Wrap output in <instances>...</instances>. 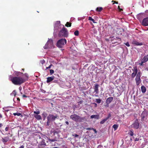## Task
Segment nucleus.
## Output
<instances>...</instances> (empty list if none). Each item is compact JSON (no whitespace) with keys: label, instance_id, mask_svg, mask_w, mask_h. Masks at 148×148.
<instances>
[{"label":"nucleus","instance_id":"nucleus-2","mask_svg":"<svg viewBox=\"0 0 148 148\" xmlns=\"http://www.w3.org/2000/svg\"><path fill=\"white\" fill-rule=\"evenodd\" d=\"M68 36V34L67 29L65 27L62 28L59 32L58 34V36L60 37H66Z\"/></svg>","mask_w":148,"mask_h":148},{"label":"nucleus","instance_id":"nucleus-21","mask_svg":"<svg viewBox=\"0 0 148 148\" xmlns=\"http://www.w3.org/2000/svg\"><path fill=\"white\" fill-rule=\"evenodd\" d=\"M34 116L35 118L38 120H39L41 119V117L40 115H34Z\"/></svg>","mask_w":148,"mask_h":148},{"label":"nucleus","instance_id":"nucleus-37","mask_svg":"<svg viewBox=\"0 0 148 148\" xmlns=\"http://www.w3.org/2000/svg\"><path fill=\"white\" fill-rule=\"evenodd\" d=\"M47 125L48 126H49V125L50 123L51 122L50 121H49L48 119H47Z\"/></svg>","mask_w":148,"mask_h":148},{"label":"nucleus","instance_id":"nucleus-16","mask_svg":"<svg viewBox=\"0 0 148 148\" xmlns=\"http://www.w3.org/2000/svg\"><path fill=\"white\" fill-rule=\"evenodd\" d=\"M113 97H110L108 98L106 100V103L109 104L113 100Z\"/></svg>","mask_w":148,"mask_h":148},{"label":"nucleus","instance_id":"nucleus-10","mask_svg":"<svg viewBox=\"0 0 148 148\" xmlns=\"http://www.w3.org/2000/svg\"><path fill=\"white\" fill-rule=\"evenodd\" d=\"M132 70L134 72L132 73L131 75V77L132 78H134L138 72V70L137 66H135L134 67H133V69H132Z\"/></svg>","mask_w":148,"mask_h":148},{"label":"nucleus","instance_id":"nucleus-59","mask_svg":"<svg viewBox=\"0 0 148 148\" xmlns=\"http://www.w3.org/2000/svg\"><path fill=\"white\" fill-rule=\"evenodd\" d=\"M2 115L1 114H0V118H2Z\"/></svg>","mask_w":148,"mask_h":148},{"label":"nucleus","instance_id":"nucleus-15","mask_svg":"<svg viewBox=\"0 0 148 148\" xmlns=\"http://www.w3.org/2000/svg\"><path fill=\"white\" fill-rule=\"evenodd\" d=\"M135 81L136 85L137 86H138L141 82V80L140 77H136L135 78Z\"/></svg>","mask_w":148,"mask_h":148},{"label":"nucleus","instance_id":"nucleus-39","mask_svg":"<svg viewBox=\"0 0 148 148\" xmlns=\"http://www.w3.org/2000/svg\"><path fill=\"white\" fill-rule=\"evenodd\" d=\"M54 71L52 69H50V73L51 75L52 74L54 73Z\"/></svg>","mask_w":148,"mask_h":148},{"label":"nucleus","instance_id":"nucleus-64","mask_svg":"<svg viewBox=\"0 0 148 148\" xmlns=\"http://www.w3.org/2000/svg\"><path fill=\"white\" fill-rule=\"evenodd\" d=\"M53 148H58V147H53Z\"/></svg>","mask_w":148,"mask_h":148},{"label":"nucleus","instance_id":"nucleus-26","mask_svg":"<svg viewBox=\"0 0 148 148\" xmlns=\"http://www.w3.org/2000/svg\"><path fill=\"white\" fill-rule=\"evenodd\" d=\"M71 23H69V22H67L66 24L65 25V26L66 27H70L71 26Z\"/></svg>","mask_w":148,"mask_h":148},{"label":"nucleus","instance_id":"nucleus-1","mask_svg":"<svg viewBox=\"0 0 148 148\" xmlns=\"http://www.w3.org/2000/svg\"><path fill=\"white\" fill-rule=\"evenodd\" d=\"M10 81L14 84L16 85H20L25 82V79L23 77L20 76H15L11 77Z\"/></svg>","mask_w":148,"mask_h":148},{"label":"nucleus","instance_id":"nucleus-41","mask_svg":"<svg viewBox=\"0 0 148 148\" xmlns=\"http://www.w3.org/2000/svg\"><path fill=\"white\" fill-rule=\"evenodd\" d=\"M42 115H44L45 117H45H46V115H47V114L46 113L43 112V113L42 114Z\"/></svg>","mask_w":148,"mask_h":148},{"label":"nucleus","instance_id":"nucleus-6","mask_svg":"<svg viewBox=\"0 0 148 148\" xmlns=\"http://www.w3.org/2000/svg\"><path fill=\"white\" fill-rule=\"evenodd\" d=\"M140 126V124L139 121L138 119H136L132 125L131 127H132L134 128L135 129H138Z\"/></svg>","mask_w":148,"mask_h":148},{"label":"nucleus","instance_id":"nucleus-25","mask_svg":"<svg viewBox=\"0 0 148 148\" xmlns=\"http://www.w3.org/2000/svg\"><path fill=\"white\" fill-rule=\"evenodd\" d=\"M88 20L90 21H92L94 23H96V22L95 21V20L93 19L91 16H89L88 17Z\"/></svg>","mask_w":148,"mask_h":148},{"label":"nucleus","instance_id":"nucleus-29","mask_svg":"<svg viewBox=\"0 0 148 148\" xmlns=\"http://www.w3.org/2000/svg\"><path fill=\"white\" fill-rule=\"evenodd\" d=\"M137 74H136V77H140V78L141 75L140 74V72H138V73L137 72Z\"/></svg>","mask_w":148,"mask_h":148},{"label":"nucleus","instance_id":"nucleus-55","mask_svg":"<svg viewBox=\"0 0 148 148\" xmlns=\"http://www.w3.org/2000/svg\"><path fill=\"white\" fill-rule=\"evenodd\" d=\"M24 146L23 145H21L20 147H19L18 148H24Z\"/></svg>","mask_w":148,"mask_h":148},{"label":"nucleus","instance_id":"nucleus-49","mask_svg":"<svg viewBox=\"0 0 148 148\" xmlns=\"http://www.w3.org/2000/svg\"><path fill=\"white\" fill-rule=\"evenodd\" d=\"M7 134L8 135H10V136L11 137H12V134H11L10 133H8Z\"/></svg>","mask_w":148,"mask_h":148},{"label":"nucleus","instance_id":"nucleus-46","mask_svg":"<svg viewBox=\"0 0 148 148\" xmlns=\"http://www.w3.org/2000/svg\"><path fill=\"white\" fill-rule=\"evenodd\" d=\"M118 8L119 9L120 11H121L123 10L122 9L120 8V7L119 6H118Z\"/></svg>","mask_w":148,"mask_h":148},{"label":"nucleus","instance_id":"nucleus-4","mask_svg":"<svg viewBox=\"0 0 148 148\" xmlns=\"http://www.w3.org/2000/svg\"><path fill=\"white\" fill-rule=\"evenodd\" d=\"M66 43V40L65 38H61L57 41L56 46L60 48H62Z\"/></svg>","mask_w":148,"mask_h":148},{"label":"nucleus","instance_id":"nucleus-60","mask_svg":"<svg viewBox=\"0 0 148 148\" xmlns=\"http://www.w3.org/2000/svg\"><path fill=\"white\" fill-rule=\"evenodd\" d=\"M130 140L132 141V139L131 138H130Z\"/></svg>","mask_w":148,"mask_h":148},{"label":"nucleus","instance_id":"nucleus-53","mask_svg":"<svg viewBox=\"0 0 148 148\" xmlns=\"http://www.w3.org/2000/svg\"><path fill=\"white\" fill-rule=\"evenodd\" d=\"M45 62V61L44 60H42L41 61V63L42 64H43Z\"/></svg>","mask_w":148,"mask_h":148},{"label":"nucleus","instance_id":"nucleus-42","mask_svg":"<svg viewBox=\"0 0 148 148\" xmlns=\"http://www.w3.org/2000/svg\"><path fill=\"white\" fill-rule=\"evenodd\" d=\"M24 75L27 79L28 78L29 76L28 74L27 73H25L24 74Z\"/></svg>","mask_w":148,"mask_h":148},{"label":"nucleus","instance_id":"nucleus-27","mask_svg":"<svg viewBox=\"0 0 148 148\" xmlns=\"http://www.w3.org/2000/svg\"><path fill=\"white\" fill-rule=\"evenodd\" d=\"M13 114L14 116L17 115L18 116L21 115V113H19V112L14 113H13Z\"/></svg>","mask_w":148,"mask_h":148},{"label":"nucleus","instance_id":"nucleus-30","mask_svg":"<svg viewBox=\"0 0 148 148\" xmlns=\"http://www.w3.org/2000/svg\"><path fill=\"white\" fill-rule=\"evenodd\" d=\"M107 119L105 118V119H103L100 122V123L101 124H103L105 121H107Z\"/></svg>","mask_w":148,"mask_h":148},{"label":"nucleus","instance_id":"nucleus-57","mask_svg":"<svg viewBox=\"0 0 148 148\" xmlns=\"http://www.w3.org/2000/svg\"><path fill=\"white\" fill-rule=\"evenodd\" d=\"M3 125L2 123H0V127H1Z\"/></svg>","mask_w":148,"mask_h":148},{"label":"nucleus","instance_id":"nucleus-34","mask_svg":"<svg viewBox=\"0 0 148 148\" xmlns=\"http://www.w3.org/2000/svg\"><path fill=\"white\" fill-rule=\"evenodd\" d=\"M60 131H56V130H54L53 131V133L54 134H58L60 132Z\"/></svg>","mask_w":148,"mask_h":148},{"label":"nucleus","instance_id":"nucleus-58","mask_svg":"<svg viewBox=\"0 0 148 148\" xmlns=\"http://www.w3.org/2000/svg\"><path fill=\"white\" fill-rule=\"evenodd\" d=\"M17 100L18 101H20V99L19 98H17Z\"/></svg>","mask_w":148,"mask_h":148},{"label":"nucleus","instance_id":"nucleus-11","mask_svg":"<svg viewBox=\"0 0 148 148\" xmlns=\"http://www.w3.org/2000/svg\"><path fill=\"white\" fill-rule=\"evenodd\" d=\"M132 44L134 45L141 46L144 45V42H139L135 40H134L132 42Z\"/></svg>","mask_w":148,"mask_h":148},{"label":"nucleus","instance_id":"nucleus-7","mask_svg":"<svg viewBox=\"0 0 148 148\" xmlns=\"http://www.w3.org/2000/svg\"><path fill=\"white\" fill-rule=\"evenodd\" d=\"M58 118L59 116L57 115L54 116L53 114H49L47 117V119L51 122L55 121L56 119H58Z\"/></svg>","mask_w":148,"mask_h":148},{"label":"nucleus","instance_id":"nucleus-44","mask_svg":"<svg viewBox=\"0 0 148 148\" xmlns=\"http://www.w3.org/2000/svg\"><path fill=\"white\" fill-rule=\"evenodd\" d=\"M83 102V101L82 100H81V101H78V104L80 105V104H81Z\"/></svg>","mask_w":148,"mask_h":148},{"label":"nucleus","instance_id":"nucleus-5","mask_svg":"<svg viewBox=\"0 0 148 148\" xmlns=\"http://www.w3.org/2000/svg\"><path fill=\"white\" fill-rule=\"evenodd\" d=\"M53 46V40L49 38L47 43L44 46L43 48L45 49H47L52 48Z\"/></svg>","mask_w":148,"mask_h":148},{"label":"nucleus","instance_id":"nucleus-14","mask_svg":"<svg viewBox=\"0 0 148 148\" xmlns=\"http://www.w3.org/2000/svg\"><path fill=\"white\" fill-rule=\"evenodd\" d=\"M10 138L9 136H6L4 138H2L1 140L2 142L4 143H5L8 141H10Z\"/></svg>","mask_w":148,"mask_h":148},{"label":"nucleus","instance_id":"nucleus-13","mask_svg":"<svg viewBox=\"0 0 148 148\" xmlns=\"http://www.w3.org/2000/svg\"><path fill=\"white\" fill-rule=\"evenodd\" d=\"M99 85L98 84H95L94 88V92H95L96 94H98L99 92L98 88Z\"/></svg>","mask_w":148,"mask_h":148},{"label":"nucleus","instance_id":"nucleus-38","mask_svg":"<svg viewBox=\"0 0 148 148\" xmlns=\"http://www.w3.org/2000/svg\"><path fill=\"white\" fill-rule=\"evenodd\" d=\"M145 63L142 60H141V62L139 64L140 66H143V63Z\"/></svg>","mask_w":148,"mask_h":148},{"label":"nucleus","instance_id":"nucleus-43","mask_svg":"<svg viewBox=\"0 0 148 148\" xmlns=\"http://www.w3.org/2000/svg\"><path fill=\"white\" fill-rule=\"evenodd\" d=\"M9 129V127H6L5 128V130L6 131H8Z\"/></svg>","mask_w":148,"mask_h":148},{"label":"nucleus","instance_id":"nucleus-33","mask_svg":"<svg viewBox=\"0 0 148 148\" xmlns=\"http://www.w3.org/2000/svg\"><path fill=\"white\" fill-rule=\"evenodd\" d=\"M49 141L51 143L52 142H53L56 141V140L55 139H48Z\"/></svg>","mask_w":148,"mask_h":148},{"label":"nucleus","instance_id":"nucleus-50","mask_svg":"<svg viewBox=\"0 0 148 148\" xmlns=\"http://www.w3.org/2000/svg\"><path fill=\"white\" fill-rule=\"evenodd\" d=\"M139 140V139L138 138H135L134 140H135V141H138Z\"/></svg>","mask_w":148,"mask_h":148},{"label":"nucleus","instance_id":"nucleus-35","mask_svg":"<svg viewBox=\"0 0 148 148\" xmlns=\"http://www.w3.org/2000/svg\"><path fill=\"white\" fill-rule=\"evenodd\" d=\"M52 66H53L52 64H51L48 67H46V69H45V70H47V69H50L51 68V67Z\"/></svg>","mask_w":148,"mask_h":148},{"label":"nucleus","instance_id":"nucleus-20","mask_svg":"<svg viewBox=\"0 0 148 148\" xmlns=\"http://www.w3.org/2000/svg\"><path fill=\"white\" fill-rule=\"evenodd\" d=\"M141 89L142 92L144 93L146 92V88L144 86H141Z\"/></svg>","mask_w":148,"mask_h":148},{"label":"nucleus","instance_id":"nucleus-63","mask_svg":"<svg viewBox=\"0 0 148 148\" xmlns=\"http://www.w3.org/2000/svg\"><path fill=\"white\" fill-rule=\"evenodd\" d=\"M95 106H96H96H97V104H96V103H95Z\"/></svg>","mask_w":148,"mask_h":148},{"label":"nucleus","instance_id":"nucleus-23","mask_svg":"<svg viewBox=\"0 0 148 148\" xmlns=\"http://www.w3.org/2000/svg\"><path fill=\"white\" fill-rule=\"evenodd\" d=\"M119 125L117 124H114L112 126V127L114 128V130L116 131L118 128Z\"/></svg>","mask_w":148,"mask_h":148},{"label":"nucleus","instance_id":"nucleus-62","mask_svg":"<svg viewBox=\"0 0 148 148\" xmlns=\"http://www.w3.org/2000/svg\"><path fill=\"white\" fill-rule=\"evenodd\" d=\"M16 95V92H15V93L14 94V96H15Z\"/></svg>","mask_w":148,"mask_h":148},{"label":"nucleus","instance_id":"nucleus-18","mask_svg":"<svg viewBox=\"0 0 148 148\" xmlns=\"http://www.w3.org/2000/svg\"><path fill=\"white\" fill-rule=\"evenodd\" d=\"M54 79V76L52 77H48L47 78V83L51 81H52Z\"/></svg>","mask_w":148,"mask_h":148},{"label":"nucleus","instance_id":"nucleus-9","mask_svg":"<svg viewBox=\"0 0 148 148\" xmlns=\"http://www.w3.org/2000/svg\"><path fill=\"white\" fill-rule=\"evenodd\" d=\"M147 115L148 114L146 112H143L141 115V121H143L146 120L147 119Z\"/></svg>","mask_w":148,"mask_h":148},{"label":"nucleus","instance_id":"nucleus-22","mask_svg":"<svg viewBox=\"0 0 148 148\" xmlns=\"http://www.w3.org/2000/svg\"><path fill=\"white\" fill-rule=\"evenodd\" d=\"M128 134L131 136H133L134 134L133 130H130L128 133Z\"/></svg>","mask_w":148,"mask_h":148},{"label":"nucleus","instance_id":"nucleus-61","mask_svg":"<svg viewBox=\"0 0 148 148\" xmlns=\"http://www.w3.org/2000/svg\"><path fill=\"white\" fill-rule=\"evenodd\" d=\"M19 74H23V73H21V72H19Z\"/></svg>","mask_w":148,"mask_h":148},{"label":"nucleus","instance_id":"nucleus-24","mask_svg":"<svg viewBox=\"0 0 148 148\" xmlns=\"http://www.w3.org/2000/svg\"><path fill=\"white\" fill-rule=\"evenodd\" d=\"M103 10V8L102 7H97L96 9V10L97 11L100 12Z\"/></svg>","mask_w":148,"mask_h":148},{"label":"nucleus","instance_id":"nucleus-8","mask_svg":"<svg viewBox=\"0 0 148 148\" xmlns=\"http://www.w3.org/2000/svg\"><path fill=\"white\" fill-rule=\"evenodd\" d=\"M37 143L39 144V145H44L45 146H46V144L45 143L44 140L40 137L37 139Z\"/></svg>","mask_w":148,"mask_h":148},{"label":"nucleus","instance_id":"nucleus-19","mask_svg":"<svg viewBox=\"0 0 148 148\" xmlns=\"http://www.w3.org/2000/svg\"><path fill=\"white\" fill-rule=\"evenodd\" d=\"M145 63L148 61V55L145 56L142 60Z\"/></svg>","mask_w":148,"mask_h":148},{"label":"nucleus","instance_id":"nucleus-17","mask_svg":"<svg viewBox=\"0 0 148 148\" xmlns=\"http://www.w3.org/2000/svg\"><path fill=\"white\" fill-rule=\"evenodd\" d=\"M90 118L98 119L99 118V116L98 115H92L90 116Z\"/></svg>","mask_w":148,"mask_h":148},{"label":"nucleus","instance_id":"nucleus-31","mask_svg":"<svg viewBox=\"0 0 148 148\" xmlns=\"http://www.w3.org/2000/svg\"><path fill=\"white\" fill-rule=\"evenodd\" d=\"M34 113L36 114L35 115H38L40 113V112L39 111V110H38V111H34Z\"/></svg>","mask_w":148,"mask_h":148},{"label":"nucleus","instance_id":"nucleus-54","mask_svg":"<svg viewBox=\"0 0 148 148\" xmlns=\"http://www.w3.org/2000/svg\"><path fill=\"white\" fill-rule=\"evenodd\" d=\"M98 148H103L102 146L99 145L98 147Z\"/></svg>","mask_w":148,"mask_h":148},{"label":"nucleus","instance_id":"nucleus-32","mask_svg":"<svg viewBox=\"0 0 148 148\" xmlns=\"http://www.w3.org/2000/svg\"><path fill=\"white\" fill-rule=\"evenodd\" d=\"M96 102L98 103H99L101 102V100L100 99H96Z\"/></svg>","mask_w":148,"mask_h":148},{"label":"nucleus","instance_id":"nucleus-48","mask_svg":"<svg viewBox=\"0 0 148 148\" xmlns=\"http://www.w3.org/2000/svg\"><path fill=\"white\" fill-rule=\"evenodd\" d=\"M114 2L113 4H114V3L118 4V2H116V1H114L113 0L112 1V2Z\"/></svg>","mask_w":148,"mask_h":148},{"label":"nucleus","instance_id":"nucleus-45","mask_svg":"<svg viewBox=\"0 0 148 148\" xmlns=\"http://www.w3.org/2000/svg\"><path fill=\"white\" fill-rule=\"evenodd\" d=\"M73 136H74L75 137H78L79 136V135L77 134H73Z\"/></svg>","mask_w":148,"mask_h":148},{"label":"nucleus","instance_id":"nucleus-47","mask_svg":"<svg viewBox=\"0 0 148 148\" xmlns=\"http://www.w3.org/2000/svg\"><path fill=\"white\" fill-rule=\"evenodd\" d=\"M86 129L87 130H92V128H86Z\"/></svg>","mask_w":148,"mask_h":148},{"label":"nucleus","instance_id":"nucleus-28","mask_svg":"<svg viewBox=\"0 0 148 148\" xmlns=\"http://www.w3.org/2000/svg\"><path fill=\"white\" fill-rule=\"evenodd\" d=\"M74 35L76 36H78L79 34V31L78 30L75 31L74 33Z\"/></svg>","mask_w":148,"mask_h":148},{"label":"nucleus","instance_id":"nucleus-56","mask_svg":"<svg viewBox=\"0 0 148 148\" xmlns=\"http://www.w3.org/2000/svg\"><path fill=\"white\" fill-rule=\"evenodd\" d=\"M65 123H66V124L67 125H69V123L68 121H66L65 122Z\"/></svg>","mask_w":148,"mask_h":148},{"label":"nucleus","instance_id":"nucleus-3","mask_svg":"<svg viewBox=\"0 0 148 148\" xmlns=\"http://www.w3.org/2000/svg\"><path fill=\"white\" fill-rule=\"evenodd\" d=\"M70 118L75 122H78L82 121L85 119L84 117H81L76 114H73L71 115Z\"/></svg>","mask_w":148,"mask_h":148},{"label":"nucleus","instance_id":"nucleus-12","mask_svg":"<svg viewBox=\"0 0 148 148\" xmlns=\"http://www.w3.org/2000/svg\"><path fill=\"white\" fill-rule=\"evenodd\" d=\"M142 24L144 26L148 25V17L144 18L142 21Z\"/></svg>","mask_w":148,"mask_h":148},{"label":"nucleus","instance_id":"nucleus-52","mask_svg":"<svg viewBox=\"0 0 148 148\" xmlns=\"http://www.w3.org/2000/svg\"><path fill=\"white\" fill-rule=\"evenodd\" d=\"M22 96H23V97H26V98H27V97H28L26 95H23Z\"/></svg>","mask_w":148,"mask_h":148},{"label":"nucleus","instance_id":"nucleus-40","mask_svg":"<svg viewBox=\"0 0 148 148\" xmlns=\"http://www.w3.org/2000/svg\"><path fill=\"white\" fill-rule=\"evenodd\" d=\"M124 44L127 47H129L130 46V45L129 44V42H128L126 43H124Z\"/></svg>","mask_w":148,"mask_h":148},{"label":"nucleus","instance_id":"nucleus-51","mask_svg":"<svg viewBox=\"0 0 148 148\" xmlns=\"http://www.w3.org/2000/svg\"><path fill=\"white\" fill-rule=\"evenodd\" d=\"M92 130L94 131L95 133H97V131L95 129L92 128Z\"/></svg>","mask_w":148,"mask_h":148},{"label":"nucleus","instance_id":"nucleus-36","mask_svg":"<svg viewBox=\"0 0 148 148\" xmlns=\"http://www.w3.org/2000/svg\"><path fill=\"white\" fill-rule=\"evenodd\" d=\"M111 116V115L110 113L108 115V116L106 118L107 120H108L110 117Z\"/></svg>","mask_w":148,"mask_h":148}]
</instances>
